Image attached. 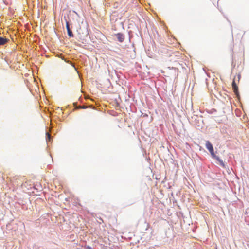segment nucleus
Returning <instances> with one entry per match:
<instances>
[{"instance_id": "1", "label": "nucleus", "mask_w": 249, "mask_h": 249, "mask_svg": "<svg viewBox=\"0 0 249 249\" xmlns=\"http://www.w3.org/2000/svg\"><path fill=\"white\" fill-rule=\"evenodd\" d=\"M206 147L210 152L212 157L215 159L219 162L221 166H222V167H225V164L223 161L218 157L216 156L214 154L213 146L211 143L208 141H207L206 142Z\"/></svg>"}, {"instance_id": "2", "label": "nucleus", "mask_w": 249, "mask_h": 249, "mask_svg": "<svg viewBox=\"0 0 249 249\" xmlns=\"http://www.w3.org/2000/svg\"><path fill=\"white\" fill-rule=\"evenodd\" d=\"M232 89H233V91L235 94L236 95H238V86L235 83V77L234 78L232 83Z\"/></svg>"}, {"instance_id": "3", "label": "nucleus", "mask_w": 249, "mask_h": 249, "mask_svg": "<svg viewBox=\"0 0 249 249\" xmlns=\"http://www.w3.org/2000/svg\"><path fill=\"white\" fill-rule=\"evenodd\" d=\"M66 28L68 32V35L69 37H72L73 36V34L72 33V32L69 26V22H66Z\"/></svg>"}, {"instance_id": "4", "label": "nucleus", "mask_w": 249, "mask_h": 249, "mask_svg": "<svg viewBox=\"0 0 249 249\" xmlns=\"http://www.w3.org/2000/svg\"><path fill=\"white\" fill-rule=\"evenodd\" d=\"M116 36L118 40L120 42H122L124 39V36L123 34L121 33H118L116 34Z\"/></svg>"}, {"instance_id": "5", "label": "nucleus", "mask_w": 249, "mask_h": 249, "mask_svg": "<svg viewBox=\"0 0 249 249\" xmlns=\"http://www.w3.org/2000/svg\"><path fill=\"white\" fill-rule=\"evenodd\" d=\"M8 41V39L0 36V45H3L5 44Z\"/></svg>"}, {"instance_id": "6", "label": "nucleus", "mask_w": 249, "mask_h": 249, "mask_svg": "<svg viewBox=\"0 0 249 249\" xmlns=\"http://www.w3.org/2000/svg\"><path fill=\"white\" fill-rule=\"evenodd\" d=\"M46 137H47L46 138H47V141H50V140L51 139V135H50V134L49 133L47 132L46 133Z\"/></svg>"}, {"instance_id": "7", "label": "nucleus", "mask_w": 249, "mask_h": 249, "mask_svg": "<svg viewBox=\"0 0 249 249\" xmlns=\"http://www.w3.org/2000/svg\"><path fill=\"white\" fill-rule=\"evenodd\" d=\"M240 77H241V75L240 74L238 75L237 78H238V81L240 80Z\"/></svg>"}, {"instance_id": "8", "label": "nucleus", "mask_w": 249, "mask_h": 249, "mask_svg": "<svg viewBox=\"0 0 249 249\" xmlns=\"http://www.w3.org/2000/svg\"><path fill=\"white\" fill-rule=\"evenodd\" d=\"M86 249H93L91 247H89V246H87V247H86Z\"/></svg>"}, {"instance_id": "9", "label": "nucleus", "mask_w": 249, "mask_h": 249, "mask_svg": "<svg viewBox=\"0 0 249 249\" xmlns=\"http://www.w3.org/2000/svg\"><path fill=\"white\" fill-rule=\"evenodd\" d=\"M216 249H217V248Z\"/></svg>"}]
</instances>
